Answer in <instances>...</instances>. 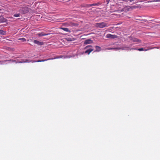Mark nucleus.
Masks as SVG:
<instances>
[{
  "instance_id": "obj_1",
  "label": "nucleus",
  "mask_w": 160,
  "mask_h": 160,
  "mask_svg": "<svg viewBox=\"0 0 160 160\" xmlns=\"http://www.w3.org/2000/svg\"><path fill=\"white\" fill-rule=\"evenodd\" d=\"M30 10V9L27 6L24 5H21L19 9V12L23 13H26L28 12Z\"/></svg>"
},
{
  "instance_id": "obj_2",
  "label": "nucleus",
  "mask_w": 160,
  "mask_h": 160,
  "mask_svg": "<svg viewBox=\"0 0 160 160\" xmlns=\"http://www.w3.org/2000/svg\"><path fill=\"white\" fill-rule=\"evenodd\" d=\"M95 26L97 28H102L105 27H108L109 25L106 23L102 22L95 23Z\"/></svg>"
},
{
  "instance_id": "obj_3",
  "label": "nucleus",
  "mask_w": 160,
  "mask_h": 160,
  "mask_svg": "<svg viewBox=\"0 0 160 160\" xmlns=\"http://www.w3.org/2000/svg\"><path fill=\"white\" fill-rule=\"evenodd\" d=\"M7 61H9L11 62H15L16 63H26V62H30V61L29 60L26 59L25 60H23L22 61H19L18 62L16 60H13L12 59H10V60H6L4 61V62H6Z\"/></svg>"
},
{
  "instance_id": "obj_4",
  "label": "nucleus",
  "mask_w": 160,
  "mask_h": 160,
  "mask_svg": "<svg viewBox=\"0 0 160 160\" xmlns=\"http://www.w3.org/2000/svg\"><path fill=\"white\" fill-rule=\"evenodd\" d=\"M133 7H131L130 6H127L124 8H123L122 9V10H118L117 11H116L115 12H127L128 11H129L131 9V8H133Z\"/></svg>"
},
{
  "instance_id": "obj_5",
  "label": "nucleus",
  "mask_w": 160,
  "mask_h": 160,
  "mask_svg": "<svg viewBox=\"0 0 160 160\" xmlns=\"http://www.w3.org/2000/svg\"><path fill=\"white\" fill-rule=\"evenodd\" d=\"M129 38L130 40L132 41L133 42H136L138 43L141 42V41L137 38L132 37H129Z\"/></svg>"
},
{
  "instance_id": "obj_6",
  "label": "nucleus",
  "mask_w": 160,
  "mask_h": 160,
  "mask_svg": "<svg viewBox=\"0 0 160 160\" xmlns=\"http://www.w3.org/2000/svg\"><path fill=\"white\" fill-rule=\"evenodd\" d=\"M106 37L107 38L114 39L118 38V37L117 35H112L110 34H108L106 35Z\"/></svg>"
},
{
  "instance_id": "obj_7",
  "label": "nucleus",
  "mask_w": 160,
  "mask_h": 160,
  "mask_svg": "<svg viewBox=\"0 0 160 160\" xmlns=\"http://www.w3.org/2000/svg\"><path fill=\"white\" fill-rule=\"evenodd\" d=\"M56 58H48V59H44V60H38L36 61H30V62H32L33 63L34 62H43L46 61H47L48 60H52V59H55Z\"/></svg>"
},
{
  "instance_id": "obj_8",
  "label": "nucleus",
  "mask_w": 160,
  "mask_h": 160,
  "mask_svg": "<svg viewBox=\"0 0 160 160\" xmlns=\"http://www.w3.org/2000/svg\"><path fill=\"white\" fill-rule=\"evenodd\" d=\"M93 43V41L90 39H88L85 40L84 42V44H88L92 43Z\"/></svg>"
},
{
  "instance_id": "obj_9",
  "label": "nucleus",
  "mask_w": 160,
  "mask_h": 160,
  "mask_svg": "<svg viewBox=\"0 0 160 160\" xmlns=\"http://www.w3.org/2000/svg\"><path fill=\"white\" fill-rule=\"evenodd\" d=\"M93 49L92 48H89L85 52V53H87L88 54H89L90 53V52L93 51Z\"/></svg>"
},
{
  "instance_id": "obj_10",
  "label": "nucleus",
  "mask_w": 160,
  "mask_h": 160,
  "mask_svg": "<svg viewBox=\"0 0 160 160\" xmlns=\"http://www.w3.org/2000/svg\"><path fill=\"white\" fill-rule=\"evenodd\" d=\"M99 5V3H94L91 4H87L86 5V7H90L92 6H98Z\"/></svg>"
},
{
  "instance_id": "obj_11",
  "label": "nucleus",
  "mask_w": 160,
  "mask_h": 160,
  "mask_svg": "<svg viewBox=\"0 0 160 160\" xmlns=\"http://www.w3.org/2000/svg\"><path fill=\"white\" fill-rule=\"evenodd\" d=\"M33 42L34 43L39 45H42L43 44V43L42 42L38 41L36 40H34Z\"/></svg>"
},
{
  "instance_id": "obj_12",
  "label": "nucleus",
  "mask_w": 160,
  "mask_h": 160,
  "mask_svg": "<svg viewBox=\"0 0 160 160\" xmlns=\"http://www.w3.org/2000/svg\"><path fill=\"white\" fill-rule=\"evenodd\" d=\"M133 49H134V50H138V51H147L148 50V49H144L142 48H138V49H136V48H131L130 49V50H133Z\"/></svg>"
},
{
  "instance_id": "obj_13",
  "label": "nucleus",
  "mask_w": 160,
  "mask_h": 160,
  "mask_svg": "<svg viewBox=\"0 0 160 160\" xmlns=\"http://www.w3.org/2000/svg\"><path fill=\"white\" fill-rule=\"evenodd\" d=\"M50 34V33L45 34L43 32H42L41 33H38V35L39 36H40L48 35Z\"/></svg>"
},
{
  "instance_id": "obj_14",
  "label": "nucleus",
  "mask_w": 160,
  "mask_h": 160,
  "mask_svg": "<svg viewBox=\"0 0 160 160\" xmlns=\"http://www.w3.org/2000/svg\"><path fill=\"white\" fill-rule=\"evenodd\" d=\"M0 21L1 22H5L6 21V19L2 17L0 18Z\"/></svg>"
},
{
  "instance_id": "obj_15",
  "label": "nucleus",
  "mask_w": 160,
  "mask_h": 160,
  "mask_svg": "<svg viewBox=\"0 0 160 160\" xmlns=\"http://www.w3.org/2000/svg\"><path fill=\"white\" fill-rule=\"evenodd\" d=\"M95 48H96V50L95 51L99 52L101 50V48L98 46H96Z\"/></svg>"
},
{
  "instance_id": "obj_16",
  "label": "nucleus",
  "mask_w": 160,
  "mask_h": 160,
  "mask_svg": "<svg viewBox=\"0 0 160 160\" xmlns=\"http://www.w3.org/2000/svg\"><path fill=\"white\" fill-rule=\"evenodd\" d=\"M5 34L6 32L5 31L2 30H0V34L2 35H5Z\"/></svg>"
},
{
  "instance_id": "obj_17",
  "label": "nucleus",
  "mask_w": 160,
  "mask_h": 160,
  "mask_svg": "<svg viewBox=\"0 0 160 160\" xmlns=\"http://www.w3.org/2000/svg\"><path fill=\"white\" fill-rule=\"evenodd\" d=\"M160 2V0H154L151 1H149L148 2Z\"/></svg>"
},
{
  "instance_id": "obj_18",
  "label": "nucleus",
  "mask_w": 160,
  "mask_h": 160,
  "mask_svg": "<svg viewBox=\"0 0 160 160\" xmlns=\"http://www.w3.org/2000/svg\"><path fill=\"white\" fill-rule=\"evenodd\" d=\"M19 40H22L23 42H25L26 41V39L24 38H22L19 39Z\"/></svg>"
},
{
  "instance_id": "obj_19",
  "label": "nucleus",
  "mask_w": 160,
  "mask_h": 160,
  "mask_svg": "<svg viewBox=\"0 0 160 160\" xmlns=\"http://www.w3.org/2000/svg\"><path fill=\"white\" fill-rule=\"evenodd\" d=\"M62 29L65 31H68V28H62Z\"/></svg>"
},
{
  "instance_id": "obj_20",
  "label": "nucleus",
  "mask_w": 160,
  "mask_h": 160,
  "mask_svg": "<svg viewBox=\"0 0 160 160\" xmlns=\"http://www.w3.org/2000/svg\"><path fill=\"white\" fill-rule=\"evenodd\" d=\"M20 14H19V13H18V14H14V16L15 17H19L20 16Z\"/></svg>"
},
{
  "instance_id": "obj_21",
  "label": "nucleus",
  "mask_w": 160,
  "mask_h": 160,
  "mask_svg": "<svg viewBox=\"0 0 160 160\" xmlns=\"http://www.w3.org/2000/svg\"><path fill=\"white\" fill-rule=\"evenodd\" d=\"M120 48H112L110 49H115L116 50H118Z\"/></svg>"
},
{
  "instance_id": "obj_22",
  "label": "nucleus",
  "mask_w": 160,
  "mask_h": 160,
  "mask_svg": "<svg viewBox=\"0 0 160 160\" xmlns=\"http://www.w3.org/2000/svg\"><path fill=\"white\" fill-rule=\"evenodd\" d=\"M92 47V46L91 45H88L85 48V49H88L89 47Z\"/></svg>"
},
{
  "instance_id": "obj_23",
  "label": "nucleus",
  "mask_w": 160,
  "mask_h": 160,
  "mask_svg": "<svg viewBox=\"0 0 160 160\" xmlns=\"http://www.w3.org/2000/svg\"><path fill=\"white\" fill-rule=\"evenodd\" d=\"M131 7H133V8H131V9H132L136 8V7L134 6H132Z\"/></svg>"
},
{
  "instance_id": "obj_24",
  "label": "nucleus",
  "mask_w": 160,
  "mask_h": 160,
  "mask_svg": "<svg viewBox=\"0 0 160 160\" xmlns=\"http://www.w3.org/2000/svg\"><path fill=\"white\" fill-rule=\"evenodd\" d=\"M70 24H71V26H74V25L73 23H72V22H71V23H70Z\"/></svg>"
},
{
  "instance_id": "obj_25",
  "label": "nucleus",
  "mask_w": 160,
  "mask_h": 160,
  "mask_svg": "<svg viewBox=\"0 0 160 160\" xmlns=\"http://www.w3.org/2000/svg\"><path fill=\"white\" fill-rule=\"evenodd\" d=\"M110 0H106V2H107V3H108L109 2V1Z\"/></svg>"
},
{
  "instance_id": "obj_26",
  "label": "nucleus",
  "mask_w": 160,
  "mask_h": 160,
  "mask_svg": "<svg viewBox=\"0 0 160 160\" xmlns=\"http://www.w3.org/2000/svg\"><path fill=\"white\" fill-rule=\"evenodd\" d=\"M67 41H70V40H68Z\"/></svg>"
},
{
  "instance_id": "obj_27",
  "label": "nucleus",
  "mask_w": 160,
  "mask_h": 160,
  "mask_svg": "<svg viewBox=\"0 0 160 160\" xmlns=\"http://www.w3.org/2000/svg\"><path fill=\"white\" fill-rule=\"evenodd\" d=\"M1 62V61H0V62Z\"/></svg>"
}]
</instances>
